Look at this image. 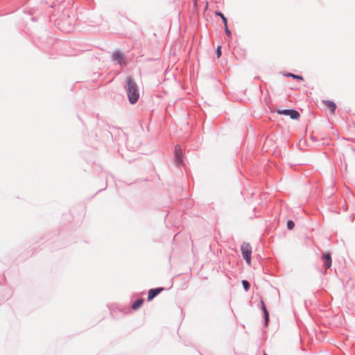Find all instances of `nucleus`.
<instances>
[{
    "label": "nucleus",
    "instance_id": "f257e3e1",
    "mask_svg": "<svg viewBox=\"0 0 355 355\" xmlns=\"http://www.w3.org/2000/svg\"><path fill=\"white\" fill-rule=\"evenodd\" d=\"M127 93L130 103H135L139 97V93L137 84L129 77L127 78Z\"/></svg>",
    "mask_w": 355,
    "mask_h": 355
},
{
    "label": "nucleus",
    "instance_id": "f03ea898",
    "mask_svg": "<svg viewBox=\"0 0 355 355\" xmlns=\"http://www.w3.org/2000/svg\"><path fill=\"white\" fill-rule=\"evenodd\" d=\"M241 250L243 259L245 260L247 264L250 266L252 254L251 245L248 243H243L241 247Z\"/></svg>",
    "mask_w": 355,
    "mask_h": 355
},
{
    "label": "nucleus",
    "instance_id": "7ed1b4c3",
    "mask_svg": "<svg viewBox=\"0 0 355 355\" xmlns=\"http://www.w3.org/2000/svg\"><path fill=\"white\" fill-rule=\"evenodd\" d=\"M277 112L281 115L289 116L292 119H297L300 117V113L294 110H278Z\"/></svg>",
    "mask_w": 355,
    "mask_h": 355
},
{
    "label": "nucleus",
    "instance_id": "20e7f679",
    "mask_svg": "<svg viewBox=\"0 0 355 355\" xmlns=\"http://www.w3.org/2000/svg\"><path fill=\"white\" fill-rule=\"evenodd\" d=\"M163 289H164L163 288H157L150 289L148 291V300L150 301V300H153L159 293H160L163 291Z\"/></svg>",
    "mask_w": 355,
    "mask_h": 355
},
{
    "label": "nucleus",
    "instance_id": "39448f33",
    "mask_svg": "<svg viewBox=\"0 0 355 355\" xmlns=\"http://www.w3.org/2000/svg\"><path fill=\"white\" fill-rule=\"evenodd\" d=\"M112 58L120 64H125L123 55L119 52H114L112 55Z\"/></svg>",
    "mask_w": 355,
    "mask_h": 355
},
{
    "label": "nucleus",
    "instance_id": "423d86ee",
    "mask_svg": "<svg viewBox=\"0 0 355 355\" xmlns=\"http://www.w3.org/2000/svg\"><path fill=\"white\" fill-rule=\"evenodd\" d=\"M175 159L178 164H181L182 162V151L180 146H176L175 148Z\"/></svg>",
    "mask_w": 355,
    "mask_h": 355
},
{
    "label": "nucleus",
    "instance_id": "0eeeda50",
    "mask_svg": "<svg viewBox=\"0 0 355 355\" xmlns=\"http://www.w3.org/2000/svg\"><path fill=\"white\" fill-rule=\"evenodd\" d=\"M323 258L324 259V261H325V268L326 269H328L331 267V254L329 253H325L324 255H323Z\"/></svg>",
    "mask_w": 355,
    "mask_h": 355
},
{
    "label": "nucleus",
    "instance_id": "6e6552de",
    "mask_svg": "<svg viewBox=\"0 0 355 355\" xmlns=\"http://www.w3.org/2000/svg\"><path fill=\"white\" fill-rule=\"evenodd\" d=\"M324 103L326 105V107L330 110L331 113H334L335 110L336 108V105L333 101H324Z\"/></svg>",
    "mask_w": 355,
    "mask_h": 355
},
{
    "label": "nucleus",
    "instance_id": "1a4fd4ad",
    "mask_svg": "<svg viewBox=\"0 0 355 355\" xmlns=\"http://www.w3.org/2000/svg\"><path fill=\"white\" fill-rule=\"evenodd\" d=\"M261 309L264 313L266 323H267L268 321V319H269V313H268V310L266 309V305L263 300L261 301Z\"/></svg>",
    "mask_w": 355,
    "mask_h": 355
},
{
    "label": "nucleus",
    "instance_id": "9d476101",
    "mask_svg": "<svg viewBox=\"0 0 355 355\" xmlns=\"http://www.w3.org/2000/svg\"><path fill=\"white\" fill-rule=\"evenodd\" d=\"M144 303V300L142 299L137 300L132 305V308L134 310H137L139 309Z\"/></svg>",
    "mask_w": 355,
    "mask_h": 355
},
{
    "label": "nucleus",
    "instance_id": "9b49d317",
    "mask_svg": "<svg viewBox=\"0 0 355 355\" xmlns=\"http://www.w3.org/2000/svg\"><path fill=\"white\" fill-rule=\"evenodd\" d=\"M215 14L216 15L220 17V19H222V20H223V21L224 23V25L227 24V19H226V17L224 16V15L223 13H221L220 12H218V11H216Z\"/></svg>",
    "mask_w": 355,
    "mask_h": 355
},
{
    "label": "nucleus",
    "instance_id": "f8f14e48",
    "mask_svg": "<svg viewBox=\"0 0 355 355\" xmlns=\"http://www.w3.org/2000/svg\"><path fill=\"white\" fill-rule=\"evenodd\" d=\"M242 284L245 288V291H248L250 288V284L248 281L246 280H243L242 281Z\"/></svg>",
    "mask_w": 355,
    "mask_h": 355
},
{
    "label": "nucleus",
    "instance_id": "ddd939ff",
    "mask_svg": "<svg viewBox=\"0 0 355 355\" xmlns=\"http://www.w3.org/2000/svg\"><path fill=\"white\" fill-rule=\"evenodd\" d=\"M295 226V223L293 220H288L287 222V227L288 230H292Z\"/></svg>",
    "mask_w": 355,
    "mask_h": 355
},
{
    "label": "nucleus",
    "instance_id": "4468645a",
    "mask_svg": "<svg viewBox=\"0 0 355 355\" xmlns=\"http://www.w3.org/2000/svg\"><path fill=\"white\" fill-rule=\"evenodd\" d=\"M288 76H291V77H293V78L298 79V80H303V78L302 76H298V75H295L293 73H288Z\"/></svg>",
    "mask_w": 355,
    "mask_h": 355
},
{
    "label": "nucleus",
    "instance_id": "2eb2a0df",
    "mask_svg": "<svg viewBox=\"0 0 355 355\" xmlns=\"http://www.w3.org/2000/svg\"><path fill=\"white\" fill-rule=\"evenodd\" d=\"M216 54L218 58H219L221 55V47L218 46L216 49Z\"/></svg>",
    "mask_w": 355,
    "mask_h": 355
},
{
    "label": "nucleus",
    "instance_id": "dca6fc26",
    "mask_svg": "<svg viewBox=\"0 0 355 355\" xmlns=\"http://www.w3.org/2000/svg\"><path fill=\"white\" fill-rule=\"evenodd\" d=\"M225 33H226V34L228 36H230L231 35V31L228 28L227 24L226 25H225Z\"/></svg>",
    "mask_w": 355,
    "mask_h": 355
},
{
    "label": "nucleus",
    "instance_id": "f3484780",
    "mask_svg": "<svg viewBox=\"0 0 355 355\" xmlns=\"http://www.w3.org/2000/svg\"><path fill=\"white\" fill-rule=\"evenodd\" d=\"M264 355H267V354H265Z\"/></svg>",
    "mask_w": 355,
    "mask_h": 355
}]
</instances>
